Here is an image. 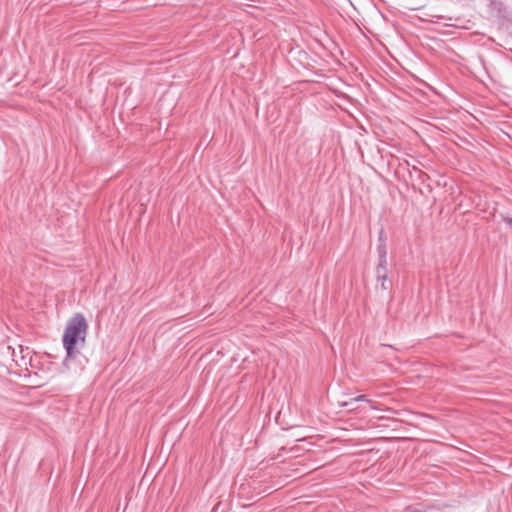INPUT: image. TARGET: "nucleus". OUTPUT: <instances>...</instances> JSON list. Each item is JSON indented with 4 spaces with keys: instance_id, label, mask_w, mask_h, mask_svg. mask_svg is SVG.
<instances>
[{
    "instance_id": "nucleus-3",
    "label": "nucleus",
    "mask_w": 512,
    "mask_h": 512,
    "mask_svg": "<svg viewBox=\"0 0 512 512\" xmlns=\"http://www.w3.org/2000/svg\"><path fill=\"white\" fill-rule=\"evenodd\" d=\"M378 256H379V262L381 263H387V250L385 243H381L378 248Z\"/></svg>"
},
{
    "instance_id": "nucleus-5",
    "label": "nucleus",
    "mask_w": 512,
    "mask_h": 512,
    "mask_svg": "<svg viewBox=\"0 0 512 512\" xmlns=\"http://www.w3.org/2000/svg\"><path fill=\"white\" fill-rule=\"evenodd\" d=\"M377 282L380 283L381 289H383V290H387L388 289L387 275H384L383 278H377Z\"/></svg>"
},
{
    "instance_id": "nucleus-6",
    "label": "nucleus",
    "mask_w": 512,
    "mask_h": 512,
    "mask_svg": "<svg viewBox=\"0 0 512 512\" xmlns=\"http://www.w3.org/2000/svg\"><path fill=\"white\" fill-rule=\"evenodd\" d=\"M505 222L510 226V228H512V218H507Z\"/></svg>"
},
{
    "instance_id": "nucleus-4",
    "label": "nucleus",
    "mask_w": 512,
    "mask_h": 512,
    "mask_svg": "<svg viewBox=\"0 0 512 512\" xmlns=\"http://www.w3.org/2000/svg\"><path fill=\"white\" fill-rule=\"evenodd\" d=\"M384 275H387V263H381L376 267V278H383Z\"/></svg>"
},
{
    "instance_id": "nucleus-1",
    "label": "nucleus",
    "mask_w": 512,
    "mask_h": 512,
    "mask_svg": "<svg viewBox=\"0 0 512 512\" xmlns=\"http://www.w3.org/2000/svg\"><path fill=\"white\" fill-rule=\"evenodd\" d=\"M87 332L88 323L83 314L76 313L67 322L62 336V344L66 351L63 365L67 369H71L72 362L82 356L81 349L86 344Z\"/></svg>"
},
{
    "instance_id": "nucleus-2",
    "label": "nucleus",
    "mask_w": 512,
    "mask_h": 512,
    "mask_svg": "<svg viewBox=\"0 0 512 512\" xmlns=\"http://www.w3.org/2000/svg\"><path fill=\"white\" fill-rule=\"evenodd\" d=\"M359 401L367 402L371 409H374V410L378 409L377 403L372 401L371 399H369L367 397V395H359L357 397L351 398L349 401L341 402L340 406L341 407H348V406H351L354 402H359Z\"/></svg>"
}]
</instances>
